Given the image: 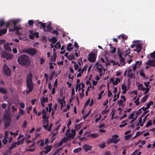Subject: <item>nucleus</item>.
Returning a JSON list of instances; mask_svg holds the SVG:
<instances>
[{
    "label": "nucleus",
    "instance_id": "nucleus-62",
    "mask_svg": "<svg viewBox=\"0 0 155 155\" xmlns=\"http://www.w3.org/2000/svg\"><path fill=\"white\" fill-rule=\"evenodd\" d=\"M150 87L146 88V89L145 90V91L144 92V94H146V95L148 93V92H149V91H150Z\"/></svg>",
    "mask_w": 155,
    "mask_h": 155
},
{
    "label": "nucleus",
    "instance_id": "nucleus-45",
    "mask_svg": "<svg viewBox=\"0 0 155 155\" xmlns=\"http://www.w3.org/2000/svg\"><path fill=\"white\" fill-rule=\"evenodd\" d=\"M90 102V98H89L87 101L84 104V106H87L89 104V103Z\"/></svg>",
    "mask_w": 155,
    "mask_h": 155
},
{
    "label": "nucleus",
    "instance_id": "nucleus-21",
    "mask_svg": "<svg viewBox=\"0 0 155 155\" xmlns=\"http://www.w3.org/2000/svg\"><path fill=\"white\" fill-rule=\"evenodd\" d=\"M4 47L5 49L8 51H11L12 49L8 45H4Z\"/></svg>",
    "mask_w": 155,
    "mask_h": 155
},
{
    "label": "nucleus",
    "instance_id": "nucleus-50",
    "mask_svg": "<svg viewBox=\"0 0 155 155\" xmlns=\"http://www.w3.org/2000/svg\"><path fill=\"white\" fill-rule=\"evenodd\" d=\"M142 63V62L141 61H138L136 62V64L137 66L138 67H139L141 65Z\"/></svg>",
    "mask_w": 155,
    "mask_h": 155
},
{
    "label": "nucleus",
    "instance_id": "nucleus-9",
    "mask_svg": "<svg viewBox=\"0 0 155 155\" xmlns=\"http://www.w3.org/2000/svg\"><path fill=\"white\" fill-rule=\"evenodd\" d=\"M96 58L95 54L91 53L89 54L88 60L90 62L94 63L95 62Z\"/></svg>",
    "mask_w": 155,
    "mask_h": 155
},
{
    "label": "nucleus",
    "instance_id": "nucleus-11",
    "mask_svg": "<svg viewBox=\"0 0 155 155\" xmlns=\"http://www.w3.org/2000/svg\"><path fill=\"white\" fill-rule=\"evenodd\" d=\"M148 61L146 62V64L150 66H155V59L152 60L148 59Z\"/></svg>",
    "mask_w": 155,
    "mask_h": 155
},
{
    "label": "nucleus",
    "instance_id": "nucleus-19",
    "mask_svg": "<svg viewBox=\"0 0 155 155\" xmlns=\"http://www.w3.org/2000/svg\"><path fill=\"white\" fill-rule=\"evenodd\" d=\"M149 95V94H148L147 95H146L144 97H142V98L141 99V102L142 103L145 102L147 101V98H148Z\"/></svg>",
    "mask_w": 155,
    "mask_h": 155
},
{
    "label": "nucleus",
    "instance_id": "nucleus-30",
    "mask_svg": "<svg viewBox=\"0 0 155 155\" xmlns=\"http://www.w3.org/2000/svg\"><path fill=\"white\" fill-rule=\"evenodd\" d=\"M82 150V148L81 147H79L74 149L73 150V152L74 153H77Z\"/></svg>",
    "mask_w": 155,
    "mask_h": 155
},
{
    "label": "nucleus",
    "instance_id": "nucleus-44",
    "mask_svg": "<svg viewBox=\"0 0 155 155\" xmlns=\"http://www.w3.org/2000/svg\"><path fill=\"white\" fill-rule=\"evenodd\" d=\"M11 153V152L9 150H7L4 153V155H10Z\"/></svg>",
    "mask_w": 155,
    "mask_h": 155
},
{
    "label": "nucleus",
    "instance_id": "nucleus-38",
    "mask_svg": "<svg viewBox=\"0 0 155 155\" xmlns=\"http://www.w3.org/2000/svg\"><path fill=\"white\" fill-rule=\"evenodd\" d=\"M41 101L43 102H47L48 101V97L45 98L43 97H42V99H41Z\"/></svg>",
    "mask_w": 155,
    "mask_h": 155
},
{
    "label": "nucleus",
    "instance_id": "nucleus-35",
    "mask_svg": "<svg viewBox=\"0 0 155 155\" xmlns=\"http://www.w3.org/2000/svg\"><path fill=\"white\" fill-rule=\"evenodd\" d=\"M68 58L70 60L75 59L74 56L73 54L69 55L68 57Z\"/></svg>",
    "mask_w": 155,
    "mask_h": 155
},
{
    "label": "nucleus",
    "instance_id": "nucleus-1",
    "mask_svg": "<svg viewBox=\"0 0 155 155\" xmlns=\"http://www.w3.org/2000/svg\"><path fill=\"white\" fill-rule=\"evenodd\" d=\"M17 61L19 64L24 66H29L31 64L29 57L26 55H22L20 56Z\"/></svg>",
    "mask_w": 155,
    "mask_h": 155
},
{
    "label": "nucleus",
    "instance_id": "nucleus-14",
    "mask_svg": "<svg viewBox=\"0 0 155 155\" xmlns=\"http://www.w3.org/2000/svg\"><path fill=\"white\" fill-rule=\"evenodd\" d=\"M7 30L6 28H4L3 29H0V36L5 34L7 32Z\"/></svg>",
    "mask_w": 155,
    "mask_h": 155
},
{
    "label": "nucleus",
    "instance_id": "nucleus-46",
    "mask_svg": "<svg viewBox=\"0 0 155 155\" xmlns=\"http://www.w3.org/2000/svg\"><path fill=\"white\" fill-rule=\"evenodd\" d=\"M99 147L102 148H104L105 147V143L103 142L99 144Z\"/></svg>",
    "mask_w": 155,
    "mask_h": 155
},
{
    "label": "nucleus",
    "instance_id": "nucleus-51",
    "mask_svg": "<svg viewBox=\"0 0 155 155\" xmlns=\"http://www.w3.org/2000/svg\"><path fill=\"white\" fill-rule=\"evenodd\" d=\"M81 85V83L79 84H77L75 87V91L77 92L78 91V89L80 87Z\"/></svg>",
    "mask_w": 155,
    "mask_h": 155
},
{
    "label": "nucleus",
    "instance_id": "nucleus-12",
    "mask_svg": "<svg viewBox=\"0 0 155 155\" xmlns=\"http://www.w3.org/2000/svg\"><path fill=\"white\" fill-rule=\"evenodd\" d=\"M92 148V146L90 145L85 144L83 146V149L84 150L85 152H87L88 150H91Z\"/></svg>",
    "mask_w": 155,
    "mask_h": 155
},
{
    "label": "nucleus",
    "instance_id": "nucleus-31",
    "mask_svg": "<svg viewBox=\"0 0 155 155\" xmlns=\"http://www.w3.org/2000/svg\"><path fill=\"white\" fill-rule=\"evenodd\" d=\"M46 27H47V28L48 31H50V32L52 30V28L51 26V24H50V23L48 24L47 25Z\"/></svg>",
    "mask_w": 155,
    "mask_h": 155
},
{
    "label": "nucleus",
    "instance_id": "nucleus-63",
    "mask_svg": "<svg viewBox=\"0 0 155 155\" xmlns=\"http://www.w3.org/2000/svg\"><path fill=\"white\" fill-rule=\"evenodd\" d=\"M150 56L153 58L155 59V53L154 52L150 54Z\"/></svg>",
    "mask_w": 155,
    "mask_h": 155
},
{
    "label": "nucleus",
    "instance_id": "nucleus-26",
    "mask_svg": "<svg viewBox=\"0 0 155 155\" xmlns=\"http://www.w3.org/2000/svg\"><path fill=\"white\" fill-rule=\"evenodd\" d=\"M120 59V63L121 65L122 66L124 65L125 64L124 58H123Z\"/></svg>",
    "mask_w": 155,
    "mask_h": 155
},
{
    "label": "nucleus",
    "instance_id": "nucleus-28",
    "mask_svg": "<svg viewBox=\"0 0 155 155\" xmlns=\"http://www.w3.org/2000/svg\"><path fill=\"white\" fill-rule=\"evenodd\" d=\"M134 113H132L128 117L127 120H126L125 121L128 122V120L130 119H133L134 118Z\"/></svg>",
    "mask_w": 155,
    "mask_h": 155
},
{
    "label": "nucleus",
    "instance_id": "nucleus-36",
    "mask_svg": "<svg viewBox=\"0 0 155 155\" xmlns=\"http://www.w3.org/2000/svg\"><path fill=\"white\" fill-rule=\"evenodd\" d=\"M55 74H56V73L55 71H54L52 73V74H51V75L50 77L49 78V80H51L53 78L54 75Z\"/></svg>",
    "mask_w": 155,
    "mask_h": 155
},
{
    "label": "nucleus",
    "instance_id": "nucleus-54",
    "mask_svg": "<svg viewBox=\"0 0 155 155\" xmlns=\"http://www.w3.org/2000/svg\"><path fill=\"white\" fill-rule=\"evenodd\" d=\"M122 89L123 90H127V86L124 84L122 85Z\"/></svg>",
    "mask_w": 155,
    "mask_h": 155
},
{
    "label": "nucleus",
    "instance_id": "nucleus-17",
    "mask_svg": "<svg viewBox=\"0 0 155 155\" xmlns=\"http://www.w3.org/2000/svg\"><path fill=\"white\" fill-rule=\"evenodd\" d=\"M0 92L3 94H6L7 93V90L3 87H0Z\"/></svg>",
    "mask_w": 155,
    "mask_h": 155
},
{
    "label": "nucleus",
    "instance_id": "nucleus-27",
    "mask_svg": "<svg viewBox=\"0 0 155 155\" xmlns=\"http://www.w3.org/2000/svg\"><path fill=\"white\" fill-rule=\"evenodd\" d=\"M24 141L25 138L24 137H23L20 140H18L17 141V145H18L23 143Z\"/></svg>",
    "mask_w": 155,
    "mask_h": 155
},
{
    "label": "nucleus",
    "instance_id": "nucleus-59",
    "mask_svg": "<svg viewBox=\"0 0 155 155\" xmlns=\"http://www.w3.org/2000/svg\"><path fill=\"white\" fill-rule=\"evenodd\" d=\"M12 112L14 113L17 110V109L15 107V106L14 105H13L12 107Z\"/></svg>",
    "mask_w": 155,
    "mask_h": 155
},
{
    "label": "nucleus",
    "instance_id": "nucleus-64",
    "mask_svg": "<svg viewBox=\"0 0 155 155\" xmlns=\"http://www.w3.org/2000/svg\"><path fill=\"white\" fill-rule=\"evenodd\" d=\"M51 127H44L45 129L48 131H50L51 129Z\"/></svg>",
    "mask_w": 155,
    "mask_h": 155
},
{
    "label": "nucleus",
    "instance_id": "nucleus-43",
    "mask_svg": "<svg viewBox=\"0 0 155 155\" xmlns=\"http://www.w3.org/2000/svg\"><path fill=\"white\" fill-rule=\"evenodd\" d=\"M5 25L8 28L11 25V20L10 21H8L7 22L5 23Z\"/></svg>",
    "mask_w": 155,
    "mask_h": 155
},
{
    "label": "nucleus",
    "instance_id": "nucleus-42",
    "mask_svg": "<svg viewBox=\"0 0 155 155\" xmlns=\"http://www.w3.org/2000/svg\"><path fill=\"white\" fill-rule=\"evenodd\" d=\"M5 23L3 20H0V26L2 27L5 25Z\"/></svg>",
    "mask_w": 155,
    "mask_h": 155
},
{
    "label": "nucleus",
    "instance_id": "nucleus-10",
    "mask_svg": "<svg viewBox=\"0 0 155 155\" xmlns=\"http://www.w3.org/2000/svg\"><path fill=\"white\" fill-rule=\"evenodd\" d=\"M29 33L30 35L29 37L31 39H33L34 36H35L36 38H38L39 37V33L38 32H33L32 31H30Z\"/></svg>",
    "mask_w": 155,
    "mask_h": 155
},
{
    "label": "nucleus",
    "instance_id": "nucleus-6",
    "mask_svg": "<svg viewBox=\"0 0 155 155\" xmlns=\"http://www.w3.org/2000/svg\"><path fill=\"white\" fill-rule=\"evenodd\" d=\"M23 51L32 56L36 54L37 53V50H35V48H25L23 50Z\"/></svg>",
    "mask_w": 155,
    "mask_h": 155
},
{
    "label": "nucleus",
    "instance_id": "nucleus-40",
    "mask_svg": "<svg viewBox=\"0 0 155 155\" xmlns=\"http://www.w3.org/2000/svg\"><path fill=\"white\" fill-rule=\"evenodd\" d=\"M8 138H5L4 137V138L2 140V142L4 144H5L7 143L8 141L7 139Z\"/></svg>",
    "mask_w": 155,
    "mask_h": 155
},
{
    "label": "nucleus",
    "instance_id": "nucleus-53",
    "mask_svg": "<svg viewBox=\"0 0 155 155\" xmlns=\"http://www.w3.org/2000/svg\"><path fill=\"white\" fill-rule=\"evenodd\" d=\"M131 134H129L127 135H126L125 136V140H127L129 139H130L131 137Z\"/></svg>",
    "mask_w": 155,
    "mask_h": 155
},
{
    "label": "nucleus",
    "instance_id": "nucleus-60",
    "mask_svg": "<svg viewBox=\"0 0 155 155\" xmlns=\"http://www.w3.org/2000/svg\"><path fill=\"white\" fill-rule=\"evenodd\" d=\"M64 143L63 140H61V141L59 142V143L57 144V146H61L63 143Z\"/></svg>",
    "mask_w": 155,
    "mask_h": 155
},
{
    "label": "nucleus",
    "instance_id": "nucleus-39",
    "mask_svg": "<svg viewBox=\"0 0 155 155\" xmlns=\"http://www.w3.org/2000/svg\"><path fill=\"white\" fill-rule=\"evenodd\" d=\"M135 47L137 49H141L142 46L140 44H138L137 45H135Z\"/></svg>",
    "mask_w": 155,
    "mask_h": 155
},
{
    "label": "nucleus",
    "instance_id": "nucleus-20",
    "mask_svg": "<svg viewBox=\"0 0 155 155\" xmlns=\"http://www.w3.org/2000/svg\"><path fill=\"white\" fill-rule=\"evenodd\" d=\"M43 120V122L44 125L42 126H49L48 119Z\"/></svg>",
    "mask_w": 155,
    "mask_h": 155
},
{
    "label": "nucleus",
    "instance_id": "nucleus-5",
    "mask_svg": "<svg viewBox=\"0 0 155 155\" xmlns=\"http://www.w3.org/2000/svg\"><path fill=\"white\" fill-rule=\"evenodd\" d=\"M119 136L117 135H114L112 136V138L110 139L107 142L109 143H114L116 144L118 142L120 141V139L118 138Z\"/></svg>",
    "mask_w": 155,
    "mask_h": 155
},
{
    "label": "nucleus",
    "instance_id": "nucleus-22",
    "mask_svg": "<svg viewBox=\"0 0 155 155\" xmlns=\"http://www.w3.org/2000/svg\"><path fill=\"white\" fill-rule=\"evenodd\" d=\"M60 43H61L60 41H57L55 44V45L54 46V48L56 49L60 48L61 47V45H60Z\"/></svg>",
    "mask_w": 155,
    "mask_h": 155
},
{
    "label": "nucleus",
    "instance_id": "nucleus-18",
    "mask_svg": "<svg viewBox=\"0 0 155 155\" xmlns=\"http://www.w3.org/2000/svg\"><path fill=\"white\" fill-rule=\"evenodd\" d=\"M73 45L71 43H69L67 46V50L68 51H71L73 49V48L71 47Z\"/></svg>",
    "mask_w": 155,
    "mask_h": 155
},
{
    "label": "nucleus",
    "instance_id": "nucleus-32",
    "mask_svg": "<svg viewBox=\"0 0 155 155\" xmlns=\"http://www.w3.org/2000/svg\"><path fill=\"white\" fill-rule=\"evenodd\" d=\"M120 82V79L118 78H116L114 82H113V84L114 85H117L118 82Z\"/></svg>",
    "mask_w": 155,
    "mask_h": 155
},
{
    "label": "nucleus",
    "instance_id": "nucleus-34",
    "mask_svg": "<svg viewBox=\"0 0 155 155\" xmlns=\"http://www.w3.org/2000/svg\"><path fill=\"white\" fill-rule=\"evenodd\" d=\"M142 133H143V132H140L139 131H137L136 133V135L132 139H134L136 138L137 137H138V136L140 135L141 134H142Z\"/></svg>",
    "mask_w": 155,
    "mask_h": 155
},
{
    "label": "nucleus",
    "instance_id": "nucleus-25",
    "mask_svg": "<svg viewBox=\"0 0 155 155\" xmlns=\"http://www.w3.org/2000/svg\"><path fill=\"white\" fill-rule=\"evenodd\" d=\"M99 134H91L89 135V136L92 137V138H95L97 137Z\"/></svg>",
    "mask_w": 155,
    "mask_h": 155
},
{
    "label": "nucleus",
    "instance_id": "nucleus-48",
    "mask_svg": "<svg viewBox=\"0 0 155 155\" xmlns=\"http://www.w3.org/2000/svg\"><path fill=\"white\" fill-rule=\"evenodd\" d=\"M18 113H19V114H20V115H22L24 113V111L23 110L20 108L19 109V112Z\"/></svg>",
    "mask_w": 155,
    "mask_h": 155
},
{
    "label": "nucleus",
    "instance_id": "nucleus-61",
    "mask_svg": "<svg viewBox=\"0 0 155 155\" xmlns=\"http://www.w3.org/2000/svg\"><path fill=\"white\" fill-rule=\"evenodd\" d=\"M9 134V133L8 131H5V135L4 136V137L5 138H8V135Z\"/></svg>",
    "mask_w": 155,
    "mask_h": 155
},
{
    "label": "nucleus",
    "instance_id": "nucleus-55",
    "mask_svg": "<svg viewBox=\"0 0 155 155\" xmlns=\"http://www.w3.org/2000/svg\"><path fill=\"white\" fill-rule=\"evenodd\" d=\"M120 37H121L122 38L124 39H127V36L124 34H122L120 35Z\"/></svg>",
    "mask_w": 155,
    "mask_h": 155
},
{
    "label": "nucleus",
    "instance_id": "nucleus-52",
    "mask_svg": "<svg viewBox=\"0 0 155 155\" xmlns=\"http://www.w3.org/2000/svg\"><path fill=\"white\" fill-rule=\"evenodd\" d=\"M97 68L99 73H101L102 70V67L99 68L98 66H97Z\"/></svg>",
    "mask_w": 155,
    "mask_h": 155
},
{
    "label": "nucleus",
    "instance_id": "nucleus-16",
    "mask_svg": "<svg viewBox=\"0 0 155 155\" xmlns=\"http://www.w3.org/2000/svg\"><path fill=\"white\" fill-rule=\"evenodd\" d=\"M21 26L18 27L17 25L14 26V28L11 29V31H19V30H20L21 29Z\"/></svg>",
    "mask_w": 155,
    "mask_h": 155
},
{
    "label": "nucleus",
    "instance_id": "nucleus-41",
    "mask_svg": "<svg viewBox=\"0 0 155 155\" xmlns=\"http://www.w3.org/2000/svg\"><path fill=\"white\" fill-rule=\"evenodd\" d=\"M52 41V42L53 44H55L57 41V39L54 37H53L51 40Z\"/></svg>",
    "mask_w": 155,
    "mask_h": 155
},
{
    "label": "nucleus",
    "instance_id": "nucleus-23",
    "mask_svg": "<svg viewBox=\"0 0 155 155\" xmlns=\"http://www.w3.org/2000/svg\"><path fill=\"white\" fill-rule=\"evenodd\" d=\"M38 24L40 25L41 27L43 28H45L46 27V24L45 23H43L41 21H38Z\"/></svg>",
    "mask_w": 155,
    "mask_h": 155
},
{
    "label": "nucleus",
    "instance_id": "nucleus-24",
    "mask_svg": "<svg viewBox=\"0 0 155 155\" xmlns=\"http://www.w3.org/2000/svg\"><path fill=\"white\" fill-rule=\"evenodd\" d=\"M123 101L122 100H118L117 102V104L119 103V106H121L122 107H124V105L123 104Z\"/></svg>",
    "mask_w": 155,
    "mask_h": 155
},
{
    "label": "nucleus",
    "instance_id": "nucleus-33",
    "mask_svg": "<svg viewBox=\"0 0 155 155\" xmlns=\"http://www.w3.org/2000/svg\"><path fill=\"white\" fill-rule=\"evenodd\" d=\"M69 139H70L69 137H68V136H66V137H64L62 140L64 143H66L68 142Z\"/></svg>",
    "mask_w": 155,
    "mask_h": 155
},
{
    "label": "nucleus",
    "instance_id": "nucleus-15",
    "mask_svg": "<svg viewBox=\"0 0 155 155\" xmlns=\"http://www.w3.org/2000/svg\"><path fill=\"white\" fill-rule=\"evenodd\" d=\"M101 117V115L100 114H97L95 116V121L96 122H97L99 121Z\"/></svg>",
    "mask_w": 155,
    "mask_h": 155
},
{
    "label": "nucleus",
    "instance_id": "nucleus-7",
    "mask_svg": "<svg viewBox=\"0 0 155 155\" xmlns=\"http://www.w3.org/2000/svg\"><path fill=\"white\" fill-rule=\"evenodd\" d=\"M2 57L4 58H6L7 60H10L13 58V55L7 53L4 51L2 54Z\"/></svg>",
    "mask_w": 155,
    "mask_h": 155
},
{
    "label": "nucleus",
    "instance_id": "nucleus-3",
    "mask_svg": "<svg viewBox=\"0 0 155 155\" xmlns=\"http://www.w3.org/2000/svg\"><path fill=\"white\" fill-rule=\"evenodd\" d=\"M76 134V131L74 129L71 130L69 128V127H68V129L65 133L66 136H68V137L70 138L69 141H70L71 139L74 138Z\"/></svg>",
    "mask_w": 155,
    "mask_h": 155
},
{
    "label": "nucleus",
    "instance_id": "nucleus-57",
    "mask_svg": "<svg viewBox=\"0 0 155 155\" xmlns=\"http://www.w3.org/2000/svg\"><path fill=\"white\" fill-rule=\"evenodd\" d=\"M133 75H134L133 73H128L127 74V76L130 78H132Z\"/></svg>",
    "mask_w": 155,
    "mask_h": 155
},
{
    "label": "nucleus",
    "instance_id": "nucleus-13",
    "mask_svg": "<svg viewBox=\"0 0 155 155\" xmlns=\"http://www.w3.org/2000/svg\"><path fill=\"white\" fill-rule=\"evenodd\" d=\"M52 148L51 146L47 145L45 148V149L46 150L45 151V154H47L50 152L51 151Z\"/></svg>",
    "mask_w": 155,
    "mask_h": 155
},
{
    "label": "nucleus",
    "instance_id": "nucleus-2",
    "mask_svg": "<svg viewBox=\"0 0 155 155\" xmlns=\"http://www.w3.org/2000/svg\"><path fill=\"white\" fill-rule=\"evenodd\" d=\"M32 76L31 73L29 74L27 76L26 80V85L28 89H33V83L32 81Z\"/></svg>",
    "mask_w": 155,
    "mask_h": 155
},
{
    "label": "nucleus",
    "instance_id": "nucleus-37",
    "mask_svg": "<svg viewBox=\"0 0 155 155\" xmlns=\"http://www.w3.org/2000/svg\"><path fill=\"white\" fill-rule=\"evenodd\" d=\"M74 46L76 47V49L75 50V52H76L79 49V46L76 42H74Z\"/></svg>",
    "mask_w": 155,
    "mask_h": 155
},
{
    "label": "nucleus",
    "instance_id": "nucleus-8",
    "mask_svg": "<svg viewBox=\"0 0 155 155\" xmlns=\"http://www.w3.org/2000/svg\"><path fill=\"white\" fill-rule=\"evenodd\" d=\"M3 71L4 74L7 76H9L11 74V70L10 68L5 64L3 67Z\"/></svg>",
    "mask_w": 155,
    "mask_h": 155
},
{
    "label": "nucleus",
    "instance_id": "nucleus-4",
    "mask_svg": "<svg viewBox=\"0 0 155 155\" xmlns=\"http://www.w3.org/2000/svg\"><path fill=\"white\" fill-rule=\"evenodd\" d=\"M3 120L5 124L4 126H9L11 122V117L8 113L4 114Z\"/></svg>",
    "mask_w": 155,
    "mask_h": 155
},
{
    "label": "nucleus",
    "instance_id": "nucleus-47",
    "mask_svg": "<svg viewBox=\"0 0 155 155\" xmlns=\"http://www.w3.org/2000/svg\"><path fill=\"white\" fill-rule=\"evenodd\" d=\"M138 89L140 90H141L142 89V88L143 87L142 84H139L137 86Z\"/></svg>",
    "mask_w": 155,
    "mask_h": 155
},
{
    "label": "nucleus",
    "instance_id": "nucleus-29",
    "mask_svg": "<svg viewBox=\"0 0 155 155\" xmlns=\"http://www.w3.org/2000/svg\"><path fill=\"white\" fill-rule=\"evenodd\" d=\"M38 143H40L39 146L41 147H43L44 145V141L43 140H40Z\"/></svg>",
    "mask_w": 155,
    "mask_h": 155
},
{
    "label": "nucleus",
    "instance_id": "nucleus-56",
    "mask_svg": "<svg viewBox=\"0 0 155 155\" xmlns=\"http://www.w3.org/2000/svg\"><path fill=\"white\" fill-rule=\"evenodd\" d=\"M43 119H48V117L47 116V114H44L42 116Z\"/></svg>",
    "mask_w": 155,
    "mask_h": 155
},
{
    "label": "nucleus",
    "instance_id": "nucleus-58",
    "mask_svg": "<svg viewBox=\"0 0 155 155\" xmlns=\"http://www.w3.org/2000/svg\"><path fill=\"white\" fill-rule=\"evenodd\" d=\"M28 23L29 25H32L34 24V21L32 20H29L28 21Z\"/></svg>",
    "mask_w": 155,
    "mask_h": 155
},
{
    "label": "nucleus",
    "instance_id": "nucleus-49",
    "mask_svg": "<svg viewBox=\"0 0 155 155\" xmlns=\"http://www.w3.org/2000/svg\"><path fill=\"white\" fill-rule=\"evenodd\" d=\"M11 25H14V26L16 25L17 22L16 21L11 20Z\"/></svg>",
    "mask_w": 155,
    "mask_h": 155
}]
</instances>
